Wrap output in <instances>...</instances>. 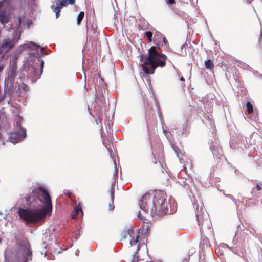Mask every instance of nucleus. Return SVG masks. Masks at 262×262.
<instances>
[{
	"mask_svg": "<svg viewBox=\"0 0 262 262\" xmlns=\"http://www.w3.org/2000/svg\"><path fill=\"white\" fill-rule=\"evenodd\" d=\"M152 154L154 156L153 163L154 164H156L157 163V159L160 157H162L163 156V149L162 148V146L160 145L158 146V150L153 149L152 150Z\"/></svg>",
	"mask_w": 262,
	"mask_h": 262,
	"instance_id": "nucleus-11",
	"label": "nucleus"
},
{
	"mask_svg": "<svg viewBox=\"0 0 262 262\" xmlns=\"http://www.w3.org/2000/svg\"><path fill=\"white\" fill-rule=\"evenodd\" d=\"M256 188L257 190H260L261 189V186L258 184H257Z\"/></svg>",
	"mask_w": 262,
	"mask_h": 262,
	"instance_id": "nucleus-28",
	"label": "nucleus"
},
{
	"mask_svg": "<svg viewBox=\"0 0 262 262\" xmlns=\"http://www.w3.org/2000/svg\"><path fill=\"white\" fill-rule=\"evenodd\" d=\"M227 71L229 73L228 74H226V77L228 78L229 79L231 78V76L230 75V72L235 73L236 76H234L233 75V78L236 80H239V77L238 76V72L235 67H232V68H228L227 69Z\"/></svg>",
	"mask_w": 262,
	"mask_h": 262,
	"instance_id": "nucleus-12",
	"label": "nucleus"
},
{
	"mask_svg": "<svg viewBox=\"0 0 262 262\" xmlns=\"http://www.w3.org/2000/svg\"><path fill=\"white\" fill-rule=\"evenodd\" d=\"M2 238L0 237V244L2 243Z\"/></svg>",
	"mask_w": 262,
	"mask_h": 262,
	"instance_id": "nucleus-33",
	"label": "nucleus"
},
{
	"mask_svg": "<svg viewBox=\"0 0 262 262\" xmlns=\"http://www.w3.org/2000/svg\"><path fill=\"white\" fill-rule=\"evenodd\" d=\"M153 42L157 46H152L148 49L145 62L140 64L143 71L146 74H153L158 67H165L166 60L167 59L166 55L158 51L160 43L162 46H166L168 43L165 36L161 32L156 31Z\"/></svg>",
	"mask_w": 262,
	"mask_h": 262,
	"instance_id": "nucleus-2",
	"label": "nucleus"
},
{
	"mask_svg": "<svg viewBox=\"0 0 262 262\" xmlns=\"http://www.w3.org/2000/svg\"><path fill=\"white\" fill-rule=\"evenodd\" d=\"M167 3L168 5H173L175 4V1L174 0H167Z\"/></svg>",
	"mask_w": 262,
	"mask_h": 262,
	"instance_id": "nucleus-25",
	"label": "nucleus"
},
{
	"mask_svg": "<svg viewBox=\"0 0 262 262\" xmlns=\"http://www.w3.org/2000/svg\"><path fill=\"white\" fill-rule=\"evenodd\" d=\"M196 216L198 223L200 227L201 232L203 231L204 229H210L211 228V223L209 217V215L204 208L201 207L199 210L198 206L196 208Z\"/></svg>",
	"mask_w": 262,
	"mask_h": 262,
	"instance_id": "nucleus-5",
	"label": "nucleus"
},
{
	"mask_svg": "<svg viewBox=\"0 0 262 262\" xmlns=\"http://www.w3.org/2000/svg\"><path fill=\"white\" fill-rule=\"evenodd\" d=\"M84 16V12L83 11H81L77 16V23L78 25H79L82 20L83 19Z\"/></svg>",
	"mask_w": 262,
	"mask_h": 262,
	"instance_id": "nucleus-20",
	"label": "nucleus"
},
{
	"mask_svg": "<svg viewBox=\"0 0 262 262\" xmlns=\"http://www.w3.org/2000/svg\"><path fill=\"white\" fill-rule=\"evenodd\" d=\"M0 21L2 24H6L9 21V17L4 13L0 14Z\"/></svg>",
	"mask_w": 262,
	"mask_h": 262,
	"instance_id": "nucleus-17",
	"label": "nucleus"
},
{
	"mask_svg": "<svg viewBox=\"0 0 262 262\" xmlns=\"http://www.w3.org/2000/svg\"><path fill=\"white\" fill-rule=\"evenodd\" d=\"M52 4L51 6V8L54 12L56 14V18H58L60 16V13L61 9L67 5V4L73 5L75 3V0H56L52 2Z\"/></svg>",
	"mask_w": 262,
	"mask_h": 262,
	"instance_id": "nucleus-8",
	"label": "nucleus"
},
{
	"mask_svg": "<svg viewBox=\"0 0 262 262\" xmlns=\"http://www.w3.org/2000/svg\"><path fill=\"white\" fill-rule=\"evenodd\" d=\"M31 72H32V73L33 74H36V68H35V67H33V68H32V70Z\"/></svg>",
	"mask_w": 262,
	"mask_h": 262,
	"instance_id": "nucleus-27",
	"label": "nucleus"
},
{
	"mask_svg": "<svg viewBox=\"0 0 262 262\" xmlns=\"http://www.w3.org/2000/svg\"><path fill=\"white\" fill-rule=\"evenodd\" d=\"M166 194L160 190H150L142 196L140 208L152 216H163L168 212Z\"/></svg>",
	"mask_w": 262,
	"mask_h": 262,
	"instance_id": "nucleus-3",
	"label": "nucleus"
},
{
	"mask_svg": "<svg viewBox=\"0 0 262 262\" xmlns=\"http://www.w3.org/2000/svg\"><path fill=\"white\" fill-rule=\"evenodd\" d=\"M17 262H28L32 260L31 246L27 240H22L19 244V249L16 256Z\"/></svg>",
	"mask_w": 262,
	"mask_h": 262,
	"instance_id": "nucleus-4",
	"label": "nucleus"
},
{
	"mask_svg": "<svg viewBox=\"0 0 262 262\" xmlns=\"http://www.w3.org/2000/svg\"><path fill=\"white\" fill-rule=\"evenodd\" d=\"M4 68V66L3 64L0 66V73L1 72H2V71L3 70Z\"/></svg>",
	"mask_w": 262,
	"mask_h": 262,
	"instance_id": "nucleus-30",
	"label": "nucleus"
},
{
	"mask_svg": "<svg viewBox=\"0 0 262 262\" xmlns=\"http://www.w3.org/2000/svg\"><path fill=\"white\" fill-rule=\"evenodd\" d=\"M189 256H186L185 257H181L177 258L174 262H189Z\"/></svg>",
	"mask_w": 262,
	"mask_h": 262,
	"instance_id": "nucleus-18",
	"label": "nucleus"
},
{
	"mask_svg": "<svg viewBox=\"0 0 262 262\" xmlns=\"http://www.w3.org/2000/svg\"><path fill=\"white\" fill-rule=\"evenodd\" d=\"M23 118L19 115H17L15 117V127L18 129V130L20 129H24L21 127V122L23 121Z\"/></svg>",
	"mask_w": 262,
	"mask_h": 262,
	"instance_id": "nucleus-13",
	"label": "nucleus"
},
{
	"mask_svg": "<svg viewBox=\"0 0 262 262\" xmlns=\"http://www.w3.org/2000/svg\"><path fill=\"white\" fill-rule=\"evenodd\" d=\"M21 24V17H19L18 18V26H20Z\"/></svg>",
	"mask_w": 262,
	"mask_h": 262,
	"instance_id": "nucleus-29",
	"label": "nucleus"
},
{
	"mask_svg": "<svg viewBox=\"0 0 262 262\" xmlns=\"http://www.w3.org/2000/svg\"><path fill=\"white\" fill-rule=\"evenodd\" d=\"M18 56L15 54L14 57L10 61L9 68L7 69V80L11 84H13L17 76V60Z\"/></svg>",
	"mask_w": 262,
	"mask_h": 262,
	"instance_id": "nucleus-6",
	"label": "nucleus"
},
{
	"mask_svg": "<svg viewBox=\"0 0 262 262\" xmlns=\"http://www.w3.org/2000/svg\"><path fill=\"white\" fill-rule=\"evenodd\" d=\"M96 122L97 125H102V120L103 118V114L102 111H99L96 114Z\"/></svg>",
	"mask_w": 262,
	"mask_h": 262,
	"instance_id": "nucleus-15",
	"label": "nucleus"
},
{
	"mask_svg": "<svg viewBox=\"0 0 262 262\" xmlns=\"http://www.w3.org/2000/svg\"><path fill=\"white\" fill-rule=\"evenodd\" d=\"M205 66L207 69L213 71L214 68L213 61L211 59H208L204 62Z\"/></svg>",
	"mask_w": 262,
	"mask_h": 262,
	"instance_id": "nucleus-16",
	"label": "nucleus"
},
{
	"mask_svg": "<svg viewBox=\"0 0 262 262\" xmlns=\"http://www.w3.org/2000/svg\"><path fill=\"white\" fill-rule=\"evenodd\" d=\"M199 262H206V261L203 259H200Z\"/></svg>",
	"mask_w": 262,
	"mask_h": 262,
	"instance_id": "nucleus-32",
	"label": "nucleus"
},
{
	"mask_svg": "<svg viewBox=\"0 0 262 262\" xmlns=\"http://www.w3.org/2000/svg\"><path fill=\"white\" fill-rule=\"evenodd\" d=\"M97 26L94 24L92 25V30H93V32L94 33H96Z\"/></svg>",
	"mask_w": 262,
	"mask_h": 262,
	"instance_id": "nucleus-24",
	"label": "nucleus"
},
{
	"mask_svg": "<svg viewBox=\"0 0 262 262\" xmlns=\"http://www.w3.org/2000/svg\"><path fill=\"white\" fill-rule=\"evenodd\" d=\"M0 214H2V213L0 212Z\"/></svg>",
	"mask_w": 262,
	"mask_h": 262,
	"instance_id": "nucleus-34",
	"label": "nucleus"
},
{
	"mask_svg": "<svg viewBox=\"0 0 262 262\" xmlns=\"http://www.w3.org/2000/svg\"><path fill=\"white\" fill-rule=\"evenodd\" d=\"M19 39L20 35L17 36V34L13 35L12 38L4 39L0 46L1 51L5 53L8 52L14 47Z\"/></svg>",
	"mask_w": 262,
	"mask_h": 262,
	"instance_id": "nucleus-7",
	"label": "nucleus"
},
{
	"mask_svg": "<svg viewBox=\"0 0 262 262\" xmlns=\"http://www.w3.org/2000/svg\"><path fill=\"white\" fill-rule=\"evenodd\" d=\"M246 107L247 111L249 114H251L253 113V105L250 102L248 101L247 102Z\"/></svg>",
	"mask_w": 262,
	"mask_h": 262,
	"instance_id": "nucleus-19",
	"label": "nucleus"
},
{
	"mask_svg": "<svg viewBox=\"0 0 262 262\" xmlns=\"http://www.w3.org/2000/svg\"><path fill=\"white\" fill-rule=\"evenodd\" d=\"M28 204L34 206L37 201L44 204L41 209H23L19 208L18 214L19 217L26 222L27 224H37L43 221L47 215H51L52 211V205L50 194L46 189L39 187L34 188L27 197Z\"/></svg>",
	"mask_w": 262,
	"mask_h": 262,
	"instance_id": "nucleus-1",
	"label": "nucleus"
},
{
	"mask_svg": "<svg viewBox=\"0 0 262 262\" xmlns=\"http://www.w3.org/2000/svg\"><path fill=\"white\" fill-rule=\"evenodd\" d=\"M79 211H80L81 212L82 214H83L82 210L81 205L80 203H78V204L76 205L75 208H74V210L72 212V214H71L72 218H73V219L75 218L77 216V215Z\"/></svg>",
	"mask_w": 262,
	"mask_h": 262,
	"instance_id": "nucleus-14",
	"label": "nucleus"
},
{
	"mask_svg": "<svg viewBox=\"0 0 262 262\" xmlns=\"http://www.w3.org/2000/svg\"><path fill=\"white\" fill-rule=\"evenodd\" d=\"M39 61L40 62V69H41L40 73V75L43 71V66H44V62L42 60H39Z\"/></svg>",
	"mask_w": 262,
	"mask_h": 262,
	"instance_id": "nucleus-23",
	"label": "nucleus"
},
{
	"mask_svg": "<svg viewBox=\"0 0 262 262\" xmlns=\"http://www.w3.org/2000/svg\"><path fill=\"white\" fill-rule=\"evenodd\" d=\"M132 233L134 234L133 231L130 232L128 231H123L121 232L120 234L121 237L120 240L122 241L123 239H127L129 242L130 246L135 245L138 242L139 235L137 234L135 236H133L132 235Z\"/></svg>",
	"mask_w": 262,
	"mask_h": 262,
	"instance_id": "nucleus-9",
	"label": "nucleus"
},
{
	"mask_svg": "<svg viewBox=\"0 0 262 262\" xmlns=\"http://www.w3.org/2000/svg\"><path fill=\"white\" fill-rule=\"evenodd\" d=\"M180 80L181 81H183V82H184L185 81V79L184 78V77L183 76H181L180 78Z\"/></svg>",
	"mask_w": 262,
	"mask_h": 262,
	"instance_id": "nucleus-31",
	"label": "nucleus"
},
{
	"mask_svg": "<svg viewBox=\"0 0 262 262\" xmlns=\"http://www.w3.org/2000/svg\"><path fill=\"white\" fill-rule=\"evenodd\" d=\"M144 36L149 41H152V33L151 31H146L144 33Z\"/></svg>",
	"mask_w": 262,
	"mask_h": 262,
	"instance_id": "nucleus-21",
	"label": "nucleus"
},
{
	"mask_svg": "<svg viewBox=\"0 0 262 262\" xmlns=\"http://www.w3.org/2000/svg\"><path fill=\"white\" fill-rule=\"evenodd\" d=\"M111 199H112V202H113L114 201V197H115V195H114V190H111Z\"/></svg>",
	"mask_w": 262,
	"mask_h": 262,
	"instance_id": "nucleus-26",
	"label": "nucleus"
},
{
	"mask_svg": "<svg viewBox=\"0 0 262 262\" xmlns=\"http://www.w3.org/2000/svg\"><path fill=\"white\" fill-rule=\"evenodd\" d=\"M64 194L67 195L69 198H70L72 201H73V194L72 193L68 190L65 191L64 192Z\"/></svg>",
	"mask_w": 262,
	"mask_h": 262,
	"instance_id": "nucleus-22",
	"label": "nucleus"
},
{
	"mask_svg": "<svg viewBox=\"0 0 262 262\" xmlns=\"http://www.w3.org/2000/svg\"><path fill=\"white\" fill-rule=\"evenodd\" d=\"M26 136L25 129H20L17 132L12 133L9 137V139L13 143L17 142Z\"/></svg>",
	"mask_w": 262,
	"mask_h": 262,
	"instance_id": "nucleus-10",
	"label": "nucleus"
}]
</instances>
